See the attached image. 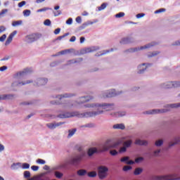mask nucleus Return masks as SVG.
Listing matches in <instances>:
<instances>
[{"mask_svg": "<svg viewBox=\"0 0 180 180\" xmlns=\"http://www.w3.org/2000/svg\"><path fill=\"white\" fill-rule=\"evenodd\" d=\"M127 150V148H125V146H123L122 148H120L119 152L120 153H126V151Z\"/></svg>", "mask_w": 180, "mask_h": 180, "instance_id": "obj_44", "label": "nucleus"}, {"mask_svg": "<svg viewBox=\"0 0 180 180\" xmlns=\"http://www.w3.org/2000/svg\"><path fill=\"white\" fill-rule=\"evenodd\" d=\"M68 33H65V34L60 36L58 37V40H61L62 39H64V37H67L68 36Z\"/></svg>", "mask_w": 180, "mask_h": 180, "instance_id": "obj_50", "label": "nucleus"}, {"mask_svg": "<svg viewBox=\"0 0 180 180\" xmlns=\"http://www.w3.org/2000/svg\"><path fill=\"white\" fill-rule=\"evenodd\" d=\"M130 169H131V166H124L123 167L124 172L130 171Z\"/></svg>", "mask_w": 180, "mask_h": 180, "instance_id": "obj_43", "label": "nucleus"}, {"mask_svg": "<svg viewBox=\"0 0 180 180\" xmlns=\"http://www.w3.org/2000/svg\"><path fill=\"white\" fill-rule=\"evenodd\" d=\"M86 155V153H82L81 155H78L75 156L73 158L71 159L70 162L73 165H78L79 162L82 161V158Z\"/></svg>", "mask_w": 180, "mask_h": 180, "instance_id": "obj_4", "label": "nucleus"}, {"mask_svg": "<svg viewBox=\"0 0 180 180\" xmlns=\"http://www.w3.org/2000/svg\"><path fill=\"white\" fill-rule=\"evenodd\" d=\"M129 43H130V39H129V38H123L120 41L121 44H129Z\"/></svg>", "mask_w": 180, "mask_h": 180, "instance_id": "obj_21", "label": "nucleus"}, {"mask_svg": "<svg viewBox=\"0 0 180 180\" xmlns=\"http://www.w3.org/2000/svg\"><path fill=\"white\" fill-rule=\"evenodd\" d=\"M48 81L49 80L47 79H43V78L39 79L37 80V85L39 86H41L43 85H46V84H47Z\"/></svg>", "mask_w": 180, "mask_h": 180, "instance_id": "obj_13", "label": "nucleus"}, {"mask_svg": "<svg viewBox=\"0 0 180 180\" xmlns=\"http://www.w3.org/2000/svg\"><path fill=\"white\" fill-rule=\"evenodd\" d=\"M124 16V13H123V12H120L115 15V18H123Z\"/></svg>", "mask_w": 180, "mask_h": 180, "instance_id": "obj_37", "label": "nucleus"}, {"mask_svg": "<svg viewBox=\"0 0 180 180\" xmlns=\"http://www.w3.org/2000/svg\"><path fill=\"white\" fill-rule=\"evenodd\" d=\"M44 25L45 26H50L51 25V21L49 19L46 20L44 22Z\"/></svg>", "mask_w": 180, "mask_h": 180, "instance_id": "obj_38", "label": "nucleus"}, {"mask_svg": "<svg viewBox=\"0 0 180 180\" xmlns=\"http://www.w3.org/2000/svg\"><path fill=\"white\" fill-rule=\"evenodd\" d=\"M143 172V169L138 167L135 169L134 174V175H140Z\"/></svg>", "mask_w": 180, "mask_h": 180, "instance_id": "obj_27", "label": "nucleus"}, {"mask_svg": "<svg viewBox=\"0 0 180 180\" xmlns=\"http://www.w3.org/2000/svg\"><path fill=\"white\" fill-rule=\"evenodd\" d=\"M146 14L144 13H139L136 15V18L137 19H140V18H143V16H144Z\"/></svg>", "mask_w": 180, "mask_h": 180, "instance_id": "obj_58", "label": "nucleus"}, {"mask_svg": "<svg viewBox=\"0 0 180 180\" xmlns=\"http://www.w3.org/2000/svg\"><path fill=\"white\" fill-rule=\"evenodd\" d=\"M141 67H143V65H140L139 67V71L138 72V74H143V72H144V71H146V70H147V68L141 69Z\"/></svg>", "mask_w": 180, "mask_h": 180, "instance_id": "obj_33", "label": "nucleus"}, {"mask_svg": "<svg viewBox=\"0 0 180 180\" xmlns=\"http://www.w3.org/2000/svg\"><path fill=\"white\" fill-rule=\"evenodd\" d=\"M110 154L111 155H117V150H110Z\"/></svg>", "mask_w": 180, "mask_h": 180, "instance_id": "obj_48", "label": "nucleus"}, {"mask_svg": "<svg viewBox=\"0 0 180 180\" xmlns=\"http://www.w3.org/2000/svg\"><path fill=\"white\" fill-rule=\"evenodd\" d=\"M118 117H122V116H125L126 115V112H118L117 113Z\"/></svg>", "mask_w": 180, "mask_h": 180, "instance_id": "obj_45", "label": "nucleus"}, {"mask_svg": "<svg viewBox=\"0 0 180 180\" xmlns=\"http://www.w3.org/2000/svg\"><path fill=\"white\" fill-rule=\"evenodd\" d=\"M6 70H8V67L6 66H2L0 68V71H5Z\"/></svg>", "mask_w": 180, "mask_h": 180, "instance_id": "obj_63", "label": "nucleus"}, {"mask_svg": "<svg viewBox=\"0 0 180 180\" xmlns=\"http://www.w3.org/2000/svg\"><path fill=\"white\" fill-rule=\"evenodd\" d=\"M121 162H125L127 164V161H129V157L126 156L120 159Z\"/></svg>", "mask_w": 180, "mask_h": 180, "instance_id": "obj_36", "label": "nucleus"}, {"mask_svg": "<svg viewBox=\"0 0 180 180\" xmlns=\"http://www.w3.org/2000/svg\"><path fill=\"white\" fill-rule=\"evenodd\" d=\"M19 168H22V163H20V162L13 163L11 165L12 169L16 170V169H19Z\"/></svg>", "mask_w": 180, "mask_h": 180, "instance_id": "obj_18", "label": "nucleus"}, {"mask_svg": "<svg viewBox=\"0 0 180 180\" xmlns=\"http://www.w3.org/2000/svg\"><path fill=\"white\" fill-rule=\"evenodd\" d=\"M24 178H30V172L25 171L24 172Z\"/></svg>", "mask_w": 180, "mask_h": 180, "instance_id": "obj_39", "label": "nucleus"}, {"mask_svg": "<svg viewBox=\"0 0 180 180\" xmlns=\"http://www.w3.org/2000/svg\"><path fill=\"white\" fill-rule=\"evenodd\" d=\"M6 30V28L4 26H0V33H2Z\"/></svg>", "mask_w": 180, "mask_h": 180, "instance_id": "obj_55", "label": "nucleus"}, {"mask_svg": "<svg viewBox=\"0 0 180 180\" xmlns=\"http://www.w3.org/2000/svg\"><path fill=\"white\" fill-rule=\"evenodd\" d=\"M85 174H86V170H85V169H79V171H77V174L79 176H84V175H85Z\"/></svg>", "mask_w": 180, "mask_h": 180, "instance_id": "obj_26", "label": "nucleus"}, {"mask_svg": "<svg viewBox=\"0 0 180 180\" xmlns=\"http://www.w3.org/2000/svg\"><path fill=\"white\" fill-rule=\"evenodd\" d=\"M68 131H69V134L68 137V139H70V137H72L73 134H75V131H77V129H70Z\"/></svg>", "mask_w": 180, "mask_h": 180, "instance_id": "obj_25", "label": "nucleus"}, {"mask_svg": "<svg viewBox=\"0 0 180 180\" xmlns=\"http://www.w3.org/2000/svg\"><path fill=\"white\" fill-rule=\"evenodd\" d=\"M160 52H153L150 55H148V57H154L157 56Z\"/></svg>", "mask_w": 180, "mask_h": 180, "instance_id": "obj_59", "label": "nucleus"}, {"mask_svg": "<svg viewBox=\"0 0 180 180\" xmlns=\"http://www.w3.org/2000/svg\"><path fill=\"white\" fill-rule=\"evenodd\" d=\"M63 13L61 12V11L58 10L56 12H54V16L57 17V16H60V15H61Z\"/></svg>", "mask_w": 180, "mask_h": 180, "instance_id": "obj_47", "label": "nucleus"}, {"mask_svg": "<svg viewBox=\"0 0 180 180\" xmlns=\"http://www.w3.org/2000/svg\"><path fill=\"white\" fill-rule=\"evenodd\" d=\"M22 23V20L13 21L12 22V26H13L14 27H16V26H20Z\"/></svg>", "mask_w": 180, "mask_h": 180, "instance_id": "obj_23", "label": "nucleus"}, {"mask_svg": "<svg viewBox=\"0 0 180 180\" xmlns=\"http://www.w3.org/2000/svg\"><path fill=\"white\" fill-rule=\"evenodd\" d=\"M108 6V3H103L100 7H98V11H103Z\"/></svg>", "mask_w": 180, "mask_h": 180, "instance_id": "obj_30", "label": "nucleus"}, {"mask_svg": "<svg viewBox=\"0 0 180 180\" xmlns=\"http://www.w3.org/2000/svg\"><path fill=\"white\" fill-rule=\"evenodd\" d=\"M95 153H98V149H96V148H91L89 149L87 154L89 157H91V155H94Z\"/></svg>", "mask_w": 180, "mask_h": 180, "instance_id": "obj_16", "label": "nucleus"}, {"mask_svg": "<svg viewBox=\"0 0 180 180\" xmlns=\"http://www.w3.org/2000/svg\"><path fill=\"white\" fill-rule=\"evenodd\" d=\"M12 40H13V38L9 35L5 42V46H8V45L11 44V43H12Z\"/></svg>", "mask_w": 180, "mask_h": 180, "instance_id": "obj_24", "label": "nucleus"}, {"mask_svg": "<svg viewBox=\"0 0 180 180\" xmlns=\"http://www.w3.org/2000/svg\"><path fill=\"white\" fill-rule=\"evenodd\" d=\"M18 31H13L11 34H10V36L13 38V37L17 34Z\"/></svg>", "mask_w": 180, "mask_h": 180, "instance_id": "obj_64", "label": "nucleus"}, {"mask_svg": "<svg viewBox=\"0 0 180 180\" xmlns=\"http://www.w3.org/2000/svg\"><path fill=\"white\" fill-rule=\"evenodd\" d=\"M60 32H61V29L57 28L56 30H55L54 34H58L60 33Z\"/></svg>", "mask_w": 180, "mask_h": 180, "instance_id": "obj_61", "label": "nucleus"}, {"mask_svg": "<svg viewBox=\"0 0 180 180\" xmlns=\"http://www.w3.org/2000/svg\"><path fill=\"white\" fill-rule=\"evenodd\" d=\"M6 12H8V9H4L1 11V12L0 13V15H5V13H6Z\"/></svg>", "mask_w": 180, "mask_h": 180, "instance_id": "obj_62", "label": "nucleus"}, {"mask_svg": "<svg viewBox=\"0 0 180 180\" xmlns=\"http://www.w3.org/2000/svg\"><path fill=\"white\" fill-rule=\"evenodd\" d=\"M75 40H77V37H75V36H72V37L70 38V41L71 43H72V42L75 41Z\"/></svg>", "mask_w": 180, "mask_h": 180, "instance_id": "obj_60", "label": "nucleus"}, {"mask_svg": "<svg viewBox=\"0 0 180 180\" xmlns=\"http://www.w3.org/2000/svg\"><path fill=\"white\" fill-rule=\"evenodd\" d=\"M180 86V82H169L166 83L165 88L169 89L171 88H178Z\"/></svg>", "mask_w": 180, "mask_h": 180, "instance_id": "obj_6", "label": "nucleus"}, {"mask_svg": "<svg viewBox=\"0 0 180 180\" xmlns=\"http://www.w3.org/2000/svg\"><path fill=\"white\" fill-rule=\"evenodd\" d=\"M117 94L115 92V90H111L109 91L105 96H103L104 98H113V96H116Z\"/></svg>", "mask_w": 180, "mask_h": 180, "instance_id": "obj_17", "label": "nucleus"}, {"mask_svg": "<svg viewBox=\"0 0 180 180\" xmlns=\"http://www.w3.org/2000/svg\"><path fill=\"white\" fill-rule=\"evenodd\" d=\"M11 98V95H3L0 96V101L1 99L5 100V99H9Z\"/></svg>", "mask_w": 180, "mask_h": 180, "instance_id": "obj_35", "label": "nucleus"}, {"mask_svg": "<svg viewBox=\"0 0 180 180\" xmlns=\"http://www.w3.org/2000/svg\"><path fill=\"white\" fill-rule=\"evenodd\" d=\"M87 108H96L98 111L78 113V112H66L65 114H60L58 116L60 119H67L68 117H74V116H78V117H94V116H98V115H102L103 112H108L109 110H113L115 108L114 104H92L88 105Z\"/></svg>", "mask_w": 180, "mask_h": 180, "instance_id": "obj_1", "label": "nucleus"}, {"mask_svg": "<svg viewBox=\"0 0 180 180\" xmlns=\"http://www.w3.org/2000/svg\"><path fill=\"white\" fill-rule=\"evenodd\" d=\"M6 39V34H3L1 37H0V41H5V39Z\"/></svg>", "mask_w": 180, "mask_h": 180, "instance_id": "obj_51", "label": "nucleus"}, {"mask_svg": "<svg viewBox=\"0 0 180 180\" xmlns=\"http://www.w3.org/2000/svg\"><path fill=\"white\" fill-rule=\"evenodd\" d=\"M180 106V103H174V104H170L169 108H179Z\"/></svg>", "mask_w": 180, "mask_h": 180, "instance_id": "obj_42", "label": "nucleus"}, {"mask_svg": "<svg viewBox=\"0 0 180 180\" xmlns=\"http://www.w3.org/2000/svg\"><path fill=\"white\" fill-rule=\"evenodd\" d=\"M133 143V141L131 140H128L124 142V147L129 148V147H130V146H131V143Z\"/></svg>", "mask_w": 180, "mask_h": 180, "instance_id": "obj_20", "label": "nucleus"}, {"mask_svg": "<svg viewBox=\"0 0 180 180\" xmlns=\"http://www.w3.org/2000/svg\"><path fill=\"white\" fill-rule=\"evenodd\" d=\"M155 180H176L174 178L173 175H167V176H157L155 177Z\"/></svg>", "mask_w": 180, "mask_h": 180, "instance_id": "obj_8", "label": "nucleus"}, {"mask_svg": "<svg viewBox=\"0 0 180 180\" xmlns=\"http://www.w3.org/2000/svg\"><path fill=\"white\" fill-rule=\"evenodd\" d=\"M161 12H165V8H160V9L155 11V13H161Z\"/></svg>", "mask_w": 180, "mask_h": 180, "instance_id": "obj_53", "label": "nucleus"}, {"mask_svg": "<svg viewBox=\"0 0 180 180\" xmlns=\"http://www.w3.org/2000/svg\"><path fill=\"white\" fill-rule=\"evenodd\" d=\"M121 143L122 141H120L116 143H113V141L112 140H107L103 145L99 147L98 151L100 153H103L105 151H108L110 148H115V147H117V146Z\"/></svg>", "mask_w": 180, "mask_h": 180, "instance_id": "obj_2", "label": "nucleus"}, {"mask_svg": "<svg viewBox=\"0 0 180 180\" xmlns=\"http://www.w3.org/2000/svg\"><path fill=\"white\" fill-rule=\"evenodd\" d=\"M66 24H67V25H72V18H69V19L66 21Z\"/></svg>", "mask_w": 180, "mask_h": 180, "instance_id": "obj_56", "label": "nucleus"}, {"mask_svg": "<svg viewBox=\"0 0 180 180\" xmlns=\"http://www.w3.org/2000/svg\"><path fill=\"white\" fill-rule=\"evenodd\" d=\"M76 22L77 23H81V22H82V19L81 18L80 16H78L77 18H76Z\"/></svg>", "mask_w": 180, "mask_h": 180, "instance_id": "obj_57", "label": "nucleus"}, {"mask_svg": "<svg viewBox=\"0 0 180 180\" xmlns=\"http://www.w3.org/2000/svg\"><path fill=\"white\" fill-rule=\"evenodd\" d=\"M91 99H94V98L89 96H83L80 98V102L79 103H85V102H89V101H91Z\"/></svg>", "mask_w": 180, "mask_h": 180, "instance_id": "obj_14", "label": "nucleus"}, {"mask_svg": "<svg viewBox=\"0 0 180 180\" xmlns=\"http://www.w3.org/2000/svg\"><path fill=\"white\" fill-rule=\"evenodd\" d=\"M71 96H72V94H63V95H61V96H57L56 98H58V99H63V98H71Z\"/></svg>", "mask_w": 180, "mask_h": 180, "instance_id": "obj_22", "label": "nucleus"}, {"mask_svg": "<svg viewBox=\"0 0 180 180\" xmlns=\"http://www.w3.org/2000/svg\"><path fill=\"white\" fill-rule=\"evenodd\" d=\"M96 50H99V47L92 46L90 48H86L81 51V53L87 54L88 53H94V51H96Z\"/></svg>", "mask_w": 180, "mask_h": 180, "instance_id": "obj_7", "label": "nucleus"}, {"mask_svg": "<svg viewBox=\"0 0 180 180\" xmlns=\"http://www.w3.org/2000/svg\"><path fill=\"white\" fill-rule=\"evenodd\" d=\"M24 16H30V13H31V11L30 10H24L23 12H22Z\"/></svg>", "mask_w": 180, "mask_h": 180, "instance_id": "obj_32", "label": "nucleus"}, {"mask_svg": "<svg viewBox=\"0 0 180 180\" xmlns=\"http://www.w3.org/2000/svg\"><path fill=\"white\" fill-rule=\"evenodd\" d=\"M61 55H64V54H67L68 53H71V51L70 49H66V50H63L61 51L60 52H59Z\"/></svg>", "mask_w": 180, "mask_h": 180, "instance_id": "obj_41", "label": "nucleus"}, {"mask_svg": "<svg viewBox=\"0 0 180 180\" xmlns=\"http://www.w3.org/2000/svg\"><path fill=\"white\" fill-rule=\"evenodd\" d=\"M31 169H32V171H38L39 170V166H32Z\"/></svg>", "mask_w": 180, "mask_h": 180, "instance_id": "obj_54", "label": "nucleus"}, {"mask_svg": "<svg viewBox=\"0 0 180 180\" xmlns=\"http://www.w3.org/2000/svg\"><path fill=\"white\" fill-rule=\"evenodd\" d=\"M88 176L89 178H95L96 176V172H90L88 173Z\"/></svg>", "mask_w": 180, "mask_h": 180, "instance_id": "obj_31", "label": "nucleus"}, {"mask_svg": "<svg viewBox=\"0 0 180 180\" xmlns=\"http://www.w3.org/2000/svg\"><path fill=\"white\" fill-rule=\"evenodd\" d=\"M75 63H77V61L75 60H68V65H70L71 64H75Z\"/></svg>", "mask_w": 180, "mask_h": 180, "instance_id": "obj_52", "label": "nucleus"}, {"mask_svg": "<svg viewBox=\"0 0 180 180\" xmlns=\"http://www.w3.org/2000/svg\"><path fill=\"white\" fill-rule=\"evenodd\" d=\"M98 171L100 179H104V178H106V175H108V171H109V169L105 166H100L98 167Z\"/></svg>", "mask_w": 180, "mask_h": 180, "instance_id": "obj_3", "label": "nucleus"}, {"mask_svg": "<svg viewBox=\"0 0 180 180\" xmlns=\"http://www.w3.org/2000/svg\"><path fill=\"white\" fill-rule=\"evenodd\" d=\"M25 5H26V1H22L18 3V8H22V6H25Z\"/></svg>", "mask_w": 180, "mask_h": 180, "instance_id": "obj_46", "label": "nucleus"}, {"mask_svg": "<svg viewBox=\"0 0 180 180\" xmlns=\"http://www.w3.org/2000/svg\"><path fill=\"white\" fill-rule=\"evenodd\" d=\"M162 140H159V141H157L155 143V145L157 146V147H160V146H162Z\"/></svg>", "mask_w": 180, "mask_h": 180, "instance_id": "obj_34", "label": "nucleus"}, {"mask_svg": "<svg viewBox=\"0 0 180 180\" xmlns=\"http://www.w3.org/2000/svg\"><path fill=\"white\" fill-rule=\"evenodd\" d=\"M113 129H120V130H124L125 127L123 124H116L113 125Z\"/></svg>", "mask_w": 180, "mask_h": 180, "instance_id": "obj_19", "label": "nucleus"}, {"mask_svg": "<svg viewBox=\"0 0 180 180\" xmlns=\"http://www.w3.org/2000/svg\"><path fill=\"white\" fill-rule=\"evenodd\" d=\"M33 72L31 68H25L22 72H19L17 73V77H25V75H27V74H30Z\"/></svg>", "mask_w": 180, "mask_h": 180, "instance_id": "obj_10", "label": "nucleus"}, {"mask_svg": "<svg viewBox=\"0 0 180 180\" xmlns=\"http://www.w3.org/2000/svg\"><path fill=\"white\" fill-rule=\"evenodd\" d=\"M135 144H136L137 146H147L148 143L147 142V141L136 139L135 141Z\"/></svg>", "mask_w": 180, "mask_h": 180, "instance_id": "obj_15", "label": "nucleus"}, {"mask_svg": "<svg viewBox=\"0 0 180 180\" xmlns=\"http://www.w3.org/2000/svg\"><path fill=\"white\" fill-rule=\"evenodd\" d=\"M21 168H22V169H29L30 168V165L28 163H23L21 165Z\"/></svg>", "mask_w": 180, "mask_h": 180, "instance_id": "obj_28", "label": "nucleus"}, {"mask_svg": "<svg viewBox=\"0 0 180 180\" xmlns=\"http://www.w3.org/2000/svg\"><path fill=\"white\" fill-rule=\"evenodd\" d=\"M49 10H50L49 8H44L37 10V12H46V11H49Z\"/></svg>", "mask_w": 180, "mask_h": 180, "instance_id": "obj_49", "label": "nucleus"}, {"mask_svg": "<svg viewBox=\"0 0 180 180\" xmlns=\"http://www.w3.org/2000/svg\"><path fill=\"white\" fill-rule=\"evenodd\" d=\"M167 112V110L162 109V110H152L150 111H147V115H156L157 113H165Z\"/></svg>", "mask_w": 180, "mask_h": 180, "instance_id": "obj_11", "label": "nucleus"}, {"mask_svg": "<svg viewBox=\"0 0 180 180\" xmlns=\"http://www.w3.org/2000/svg\"><path fill=\"white\" fill-rule=\"evenodd\" d=\"M41 37V34H32L30 35H28L27 37V39L28 40V43H33V41H36V40H39Z\"/></svg>", "mask_w": 180, "mask_h": 180, "instance_id": "obj_5", "label": "nucleus"}, {"mask_svg": "<svg viewBox=\"0 0 180 180\" xmlns=\"http://www.w3.org/2000/svg\"><path fill=\"white\" fill-rule=\"evenodd\" d=\"M65 122H58V123H49L46 124V126L49 129H53L56 127H58V126H61V124H64Z\"/></svg>", "mask_w": 180, "mask_h": 180, "instance_id": "obj_12", "label": "nucleus"}, {"mask_svg": "<svg viewBox=\"0 0 180 180\" xmlns=\"http://www.w3.org/2000/svg\"><path fill=\"white\" fill-rule=\"evenodd\" d=\"M55 176H56V178H62L63 177V174L59 172H55Z\"/></svg>", "mask_w": 180, "mask_h": 180, "instance_id": "obj_40", "label": "nucleus"}, {"mask_svg": "<svg viewBox=\"0 0 180 180\" xmlns=\"http://www.w3.org/2000/svg\"><path fill=\"white\" fill-rule=\"evenodd\" d=\"M36 162L37 164H39L40 165H44V164H46V160L42 159H37Z\"/></svg>", "mask_w": 180, "mask_h": 180, "instance_id": "obj_29", "label": "nucleus"}, {"mask_svg": "<svg viewBox=\"0 0 180 180\" xmlns=\"http://www.w3.org/2000/svg\"><path fill=\"white\" fill-rule=\"evenodd\" d=\"M153 46H155V43L149 44L145 45L143 46H141L140 48H135L130 49V51L134 53V51H139V50H144L145 49H150V47H153Z\"/></svg>", "mask_w": 180, "mask_h": 180, "instance_id": "obj_9", "label": "nucleus"}]
</instances>
